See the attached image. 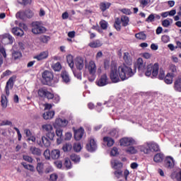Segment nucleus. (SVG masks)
<instances>
[{"label":"nucleus","mask_w":181,"mask_h":181,"mask_svg":"<svg viewBox=\"0 0 181 181\" xmlns=\"http://www.w3.org/2000/svg\"><path fill=\"white\" fill-rule=\"evenodd\" d=\"M11 26L12 28L11 32L13 35H15L16 36H23V35L25 33L23 32V30H22L18 27H13V23H11Z\"/></svg>","instance_id":"obj_17"},{"label":"nucleus","mask_w":181,"mask_h":181,"mask_svg":"<svg viewBox=\"0 0 181 181\" xmlns=\"http://www.w3.org/2000/svg\"><path fill=\"white\" fill-rule=\"evenodd\" d=\"M52 67L54 71H60V70H62V64H60V62H57L53 64Z\"/></svg>","instance_id":"obj_43"},{"label":"nucleus","mask_w":181,"mask_h":181,"mask_svg":"<svg viewBox=\"0 0 181 181\" xmlns=\"http://www.w3.org/2000/svg\"><path fill=\"white\" fill-rule=\"evenodd\" d=\"M89 46L90 47L93 48L101 47V46H103V42L100 40H96L92 42H90Z\"/></svg>","instance_id":"obj_31"},{"label":"nucleus","mask_w":181,"mask_h":181,"mask_svg":"<svg viewBox=\"0 0 181 181\" xmlns=\"http://www.w3.org/2000/svg\"><path fill=\"white\" fill-rule=\"evenodd\" d=\"M42 128L43 131L48 132L47 134V138H49V139L52 141L53 138H54V132H53V126H52V124H43L42 126Z\"/></svg>","instance_id":"obj_6"},{"label":"nucleus","mask_w":181,"mask_h":181,"mask_svg":"<svg viewBox=\"0 0 181 181\" xmlns=\"http://www.w3.org/2000/svg\"><path fill=\"white\" fill-rule=\"evenodd\" d=\"M153 21H155V16H153V13H151L146 18V22H148V23H149L151 22H153Z\"/></svg>","instance_id":"obj_60"},{"label":"nucleus","mask_w":181,"mask_h":181,"mask_svg":"<svg viewBox=\"0 0 181 181\" xmlns=\"http://www.w3.org/2000/svg\"><path fill=\"white\" fill-rule=\"evenodd\" d=\"M68 124H69V121H67V119L58 118L55 120L54 127V128H57V127H67Z\"/></svg>","instance_id":"obj_14"},{"label":"nucleus","mask_w":181,"mask_h":181,"mask_svg":"<svg viewBox=\"0 0 181 181\" xmlns=\"http://www.w3.org/2000/svg\"><path fill=\"white\" fill-rule=\"evenodd\" d=\"M159 74V64H150L147 65L145 76L146 77H151V78H156L158 77V74Z\"/></svg>","instance_id":"obj_2"},{"label":"nucleus","mask_w":181,"mask_h":181,"mask_svg":"<svg viewBox=\"0 0 181 181\" xmlns=\"http://www.w3.org/2000/svg\"><path fill=\"white\" fill-rule=\"evenodd\" d=\"M121 146H129V145H136V141L132 138L124 137L120 139Z\"/></svg>","instance_id":"obj_8"},{"label":"nucleus","mask_w":181,"mask_h":181,"mask_svg":"<svg viewBox=\"0 0 181 181\" xmlns=\"http://www.w3.org/2000/svg\"><path fill=\"white\" fill-rule=\"evenodd\" d=\"M173 77H175V75L171 73L167 74L164 79L165 83H166V84H172L173 83Z\"/></svg>","instance_id":"obj_29"},{"label":"nucleus","mask_w":181,"mask_h":181,"mask_svg":"<svg viewBox=\"0 0 181 181\" xmlns=\"http://www.w3.org/2000/svg\"><path fill=\"white\" fill-rule=\"evenodd\" d=\"M13 78H15V77H11L6 83L5 93L7 97H9V90H12V88H13Z\"/></svg>","instance_id":"obj_13"},{"label":"nucleus","mask_w":181,"mask_h":181,"mask_svg":"<svg viewBox=\"0 0 181 181\" xmlns=\"http://www.w3.org/2000/svg\"><path fill=\"white\" fill-rule=\"evenodd\" d=\"M129 23V18H128V16H123L121 17V18H116L115 19L114 26L116 30L119 31L121 30V23L122 26H128Z\"/></svg>","instance_id":"obj_3"},{"label":"nucleus","mask_w":181,"mask_h":181,"mask_svg":"<svg viewBox=\"0 0 181 181\" xmlns=\"http://www.w3.org/2000/svg\"><path fill=\"white\" fill-rule=\"evenodd\" d=\"M42 77L43 80L46 82V84L49 86L53 81L54 75L53 73L50 71H45L42 74Z\"/></svg>","instance_id":"obj_7"},{"label":"nucleus","mask_w":181,"mask_h":181,"mask_svg":"<svg viewBox=\"0 0 181 181\" xmlns=\"http://www.w3.org/2000/svg\"><path fill=\"white\" fill-rule=\"evenodd\" d=\"M135 37L139 40H145V39H146V35L144 33H139L135 35Z\"/></svg>","instance_id":"obj_48"},{"label":"nucleus","mask_w":181,"mask_h":181,"mask_svg":"<svg viewBox=\"0 0 181 181\" xmlns=\"http://www.w3.org/2000/svg\"><path fill=\"white\" fill-rule=\"evenodd\" d=\"M32 32L34 35H42L46 32V28L42 25V23L39 21L33 22L31 24Z\"/></svg>","instance_id":"obj_4"},{"label":"nucleus","mask_w":181,"mask_h":181,"mask_svg":"<svg viewBox=\"0 0 181 181\" xmlns=\"http://www.w3.org/2000/svg\"><path fill=\"white\" fill-rule=\"evenodd\" d=\"M23 159L29 163H32V162H33V158L29 156L24 155L23 156Z\"/></svg>","instance_id":"obj_58"},{"label":"nucleus","mask_w":181,"mask_h":181,"mask_svg":"<svg viewBox=\"0 0 181 181\" xmlns=\"http://www.w3.org/2000/svg\"><path fill=\"white\" fill-rule=\"evenodd\" d=\"M74 64H75L77 69L76 70L81 71L83 69H84V61L81 59V57H77L75 59Z\"/></svg>","instance_id":"obj_16"},{"label":"nucleus","mask_w":181,"mask_h":181,"mask_svg":"<svg viewBox=\"0 0 181 181\" xmlns=\"http://www.w3.org/2000/svg\"><path fill=\"white\" fill-rule=\"evenodd\" d=\"M44 119H52L54 117V111H48L42 115Z\"/></svg>","instance_id":"obj_33"},{"label":"nucleus","mask_w":181,"mask_h":181,"mask_svg":"<svg viewBox=\"0 0 181 181\" xmlns=\"http://www.w3.org/2000/svg\"><path fill=\"white\" fill-rule=\"evenodd\" d=\"M13 52H12V57L15 60L18 59H21L22 57V53L18 50V45H13Z\"/></svg>","instance_id":"obj_18"},{"label":"nucleus","mask_w":181,"mask_h":181,"mask_svg":"<svg viewBox=\"0 0 181 181\" xmlns=\"http://www.w3.org/2000/svg\"><path fill=\"white\" fill-rule=\"evenodd\" d=\"M49 57V52L47 51L42 52L39 54L34 57V59L40 62L42 60H45V59H47Z\"/></svg>","instance_id":"obj_20"},{"label":"nucleus","mask_w":181,"mask_h":181,"mask_svg":"<svg viewBox=\"0 0 181 181\" xmlns=\"http://www.w3.org/2000/svg\"><path fill=\"white\" fill-rule=\"evenodd\" d=\"M134 74V73L132 71L131 66H127L125 64L119 65L118 67L115 64H111L110 80H112V83H119L120 81L119 78H121L122 81L128 80Z\"/></svg>","instance_id":"obj_1"},{"label":"nucleus","mask_w":181,"mask_h":181,"mask_svg":"<svg viewBox=\"0 0 181 181\" xmlns=\"http://www.w3.org/2000/svg\"><path fill=\"white\" fill-rule=\"evenodd\" d=\"M71 160L74 163H78L80 162V156H77V154H72L71 155Z\"/></svg>","instance_id":"obj_46"},{"label":"nucleus","mask_w":181,"mask_h":181,"mask_svg":"<svg viewBox=\"0 0 181 181\" xmlns=\"http://www.w3.org/2000/svg\"><path fill=\"white\" fill-rule=\"evenodd\" d=\"M33 15L35 13L30 9L25 10V11H19L16 14V18H23L25 16L26 18H33Z\"/></svg>","instance_id":"obj_9"},{"label":"nucleus","mask_w":181,"mask_h":181,"mask_svg":"<svg viewBox=\"0 0 181 181\" xmlns=\"http://www.w3.org/2000/svg\"><path fill=\"white\" fill-rule=\"evenodd\" d=\"M37 144L40 145V146H45L46 148H49L50 146V140L47 139V137L43 136L41 139L37 138Z\"/></svg>","instance_id":"obj_10"},{"label":"nucleus","mask_w":181,"mask_h":181,"mask_svg":"<svg viewBox=\"0 0 181 181\" xmlns=\"http://www.w3.org/2000/svg\"><path fill=\"white\" fill-rule=\"evenodd\" d=\"M83 135H84V129L81 127L79 129L75 131L74 138L76 141H80L83 138Z\"/></svg>","instance_id":"obj_22"},{"label":"nucleus","mask_w":181,"mask_h":181,"mask_svg":"<svg viewBox=\"0 0 181 181\" xmlns=\"http://www.w3.org/2000/svg\"><path fill=\"white\" fill-rule=\"evenodd\" d=\"M110 155L111 156H117L118 155V148L114 147L110 152Z\"/></svg>","instance_id":"obj_61"},{"label":"nucleus","mask_w":181,"mask_h":181,"mask_svg":"<svg viewBox=\"0 0 181 181\" xmlns=\"http://www.w3.org/2000/svg\"><path fill=\"white\" fill-rule=\"evenodd\" d=\"M161 40L163 43H168L170 40V38L168 35H163Z\"/></svg>","instance_id":"obj_62"},{"label":"nucleus","mask_w":181,"mask_h":181,"mask_svg":"<svg viewBox=\"0 0 181 181\" xmlns=\"http://www.w3.org/2000/svg\"><path fill=\"white\" fill-rule=\"evenodd\" d=\"M165 168H168V169H172L175 166V160H173V158L168 156L165 158Z\"/></svg>","instance_id":"obj_21"},{"label":"nucleus","mask_w":181,"mask_h":181,"mask_svg":"<svg viewBox=\"0 0 181 181\" xmlns=\"http://www.w3.org/2000/svg\"><path fill=\"white\" fill-rule=\"evenodd\" d=\"M169 71L171 74H173L174 77L177 74V66L173 64H170L169 66Z\"/></svg>","instance_id":"obj_35"},{"label":"nucleus","mask_w":181,"mask_h":181,"mask_svg":"<svg viewBox=\"0 0 181 181\" xmlns=\"http://www.w3.org/2000/svg\"><path fill=\"white\" fill-rule=\"evenodd\" d=\"M44 156L45 159H47L48 160H50V158H52V152H50V150L47 149L44 151Z\"/></svg>","instance_id":"obj_52"},{"label":"nucleus","mask_w":181,"mask_h":181,"mask_svg":"<svg viewBox=\"0 0 181 181\" xmlns=\"http://www.w3.org/2000/svg\"><path fill=\"white\" fill-rule=\"evenodd\" d=\"M171 177L173 179H177V180H181V170L176 174V173H173L172 175H171Z\"/></svg>","instance_id":"obj_51"},{"label":"nucleus","mask_w":181,"mask_h":181,"mask_svg":"<svg viewBox=\"0 0 181 181\" xmlns=\"http://www.w3.org/2000/svg\"><path fill=\"white\" fill-rule=\"evenodd\" d=\"M86 148L89 152H94L97 149V142L93 137L89 139V143L86 145Z\"/></svg>","instance_id":"obj_12"},{"label":"nucleus","mask_w":181,"mask_h":181,"mask_svg":"<svg viewBox=\"0 0 181 181\" xmlns=\"http://www.w3.org/2000/svg\"><path fill=\"white\" fill-rule=\"evenodd\" d=\"M22 165L25 169H27L28 170H30V172L35 171V167L32 165L26 164V163H22Z\"/></svg>","instance_id":"obj_47"},{"label":"nucleus","mask_w":181,"mask_h":181,"mask_svg":"<svg viewBox=\"0 0 181 181\" xmlns=\"http://www.w3.org/2000/svg\"><path fill=\"white\" fill-rule=\"evenodd\" d=\"M174 88L176 91L181 93V78L177 79L175 82Z\"/></svg>","instance_id":"obj_40"},{"label":"nucleus","mask_w":181,"mask_h":181,"mask_svg":"<svg viewBox=\"0 0 181 181\" xmlns=\"http://www.w3.org/2000/svg\"><path fill=\"white\" fill-rule=\"evenodd\" d=\"M72 148H73V146L71 145V144L66 143L63 146L62 150L64 151V152H70Z\"/></svg>","instance_id":"obj_42"},{"label":"nucleus","mask_w":181,"mask_h":181,"mask_svg":"<svg viewBox=\"0 0 181 181\" xmlns=\"http://www.w3.org/2000/svg\"><path fill=\"white\" fill-rule=\"evenodd\" d=\"M13 40H15V39L12 35L10 34H6L2 39V42L4 43V45H12L13 43Z\"/></svg>","instance_id":"obj_19"},{"label":"nucleus","mask_w":181,"mask_h":181,"mask_svg":"<svg viewBox=\"0 0 181 181\" xmlns=\"http://www.w3.org/2000/svg\"><path fill=\"white\" fill-rule=\"evenodd\" d=\"M97 84L99 86V87H104V86H107V84H108V77L107 75L103 74L101 76L99 80L97 81Z\"/></svg>","instance_id":"obj_15"},{"label":"nucleus","mask_w":181,"mask_h":181,"mask_svg":"<svg viewBox=\"0 0 181 181\" xmlns=\"http://www.w3.org/2000/svg\"><path fill=\"white\" fill-rule=\"evenodd\" d=\"M72 71L74 73V77H76V78H77L78 80H81L82 76H81V71L78 70V69H72Z\"/></svg>","instance_id":"obj_41"},{"label":"nucleus","mask_w":181,"mask_h":181,"mask_svg":"<svg viewBox=\"0 0 181 181\" xmlns=\"http://www.w3.org/2000/svg\"><path fill=\"white\" fill-rule=\"evenodd\" d=\"M30 152L36 156H40V155H42V151H40L39 148H36L35 146H31L30 148Z\"/></svg>","instance_id":"obj_30"},{"label":"nucleus","mask_w":181,"mask_h":181,"mask_svg":"<svg viewBox=\"0 0 181 181\" xmlns=\"http://www.w3.org/2000/svg\"><path fill=\"white\" fill-rule=\"evenodd\" d=\"M40 42L42 43H47L50 40V37L46 36V35H42L40 37Z\"/></svg>","instance_id":"obj_54"},{"label":"nucleus","mask_w":181,"mask_h":181,"mask_svg":"<svg viewBox=\"0 0 181 181\" xmlns=\"http://www.w3.org/2000/svg\"><path fill=\"white\" fill-rule=\"evenodd\" d=\"M36 169L39 173H43V163H37Z\"/></svg>","instance_id":"obj_57"},{"label":"nucleus","mask_w":181,"mask_h":181,"mask_svg":"<svg viewBox=\"0 0 181 181\" xmlns=\"http://www.w3.org/2000/svg\"><path fill=\"white\" fill-rule=\"evenodd\" d=\"M56 135L58 138H62V136H63V129L57 128L56 130Z\"/></svg>","instance_id":"obj_59"},{"label":"nucleus","mask_w":181,"mask_h":181,"mask_svg":"<svg viewBox=\"0 0 181 181\" xmlns=\"http://www.w3.org/2000/svg\"><path fill=\"white\" fill-rule=\"evenodd\" d=\"M136 64L139 70L144 69L145 67V64H144V59L142 58H139L136 61Z\"/></svg>","instance_id":"obj_44"},{"label":"nucleus","mask_w":181,"mask_h":181,"mask_svg":"<svg viewBox=\"0 0 181 181\" xmlns=\"http://www.w3.org/2000/svg\"><path fill=\"white\" fill-rule=\"evenodd\" d=\"M111 166L113 169L119 170L121 169V168H122V163H121L119 160L112 159L111 160Z\"/></svg>","instance_id":"obj_23"},{"label":"nucleus","mask_w":181,"mask_h":181,"mask_svg":"<svg viewBox=\"0 0 181 181\" xmlns=\"http://www.w3.org/2000/svg\"><path fill=\"white\" fill-rule=\"evenodd\" d=\"M123 60L126 64H132V58H131V54L128 52L124 53Z\"/></svg>","instance_id":"obj_25"},{"label":"nucleus","mask_w":181,"mask_h":181,"mask_svg":"<svg viewBox=\"0 0 181 181\" xmlns=\"http://www.w3.org/2000/svg\"><path fill=\"white\" fill-rule=\"evenodd\" d=\"M149 148L151 150V152L153 151L154 152H158L159 151V145L156 143H149Z\"/></svg>","instance_id":"obj_39"},{"label":"nucleus","mask_w":181,"mask_h":181,"mask_svg":"<svg viewBox=\"0 0 181 181\" xmlns=\"http://www.w3.org/2000/svg\"><path fill=\"white\" fill-rule=\"evenodd\" d=\"M4 59H6V51L5 48L0 47V66L4 64Z\"/></svg>","instance_id":"obj_24"},{"label":"nucleus","mask_w":181,"mask_h":181,"mask_svg":"<svg viewBox=\"0 0 181 181\" xmlns=\"http://www.w3.org/2000/svg\"><path fill=\"white\" fill-rule=\"evenodd\" d=\"M38 95L40 97H45L46 96V93H47V90L46 89L44 88H40L38 90Z\"/></svg>","instance_id":"obj_53"},{"label":"nucleus","mask_w":181,"mask_h":181,"mask_svg":"<svg viewBox=\"0 0 181 181\" xmlns=\"http://www.w3.org/2000/svg\"><path fill=\"white\" fill-rule=\"evenodd\" d=\"M1 107L2 108H6L8 107V98L5 95H1Z\"/></svg>","instance_id":"obj_36"},{"label":"nucleus","mask_w":181,"mask_h":181,"mask_svg":"<svg viewBox=\"0 0 181 181\" xmlns=\"http://www.w3.org/2000/svg\"><path fill=\"white\" fill-rule=\"evenodd\" d=\"M64 166H65L66 169H71V161H70V159L67 158L64 159Z\"/></svg>","instance_id":"obj_49"},{"label":"nucleus","mask_w":181,"mask_h":181,"mask_svg":"<svg viewBox=\"0 0 181 181\" xmlns=\"http://www.w3.org/2000/svg\"><path fill=\"white\" fill-rule=\"evenodd\" d=\"M82 148H83V146H81V144L75 143L74 144V149L75 152H80V151H81Z\"/></svg>","instance_id":"obj_50"},{"label":"nucleus","mask_w":181,"mask_h":181,"mask_svg":"<svg viewBox=\"0 0 181 181\" xmlns=\"http://www.w3.org/2000/svg\"><path fill=\"white\" fill-rule=\"evenodd\" d=\"M66 62H67L69 67L71 69V70H73V69L74 67V60L71 54L66 56Z\"/></svg>","instance_id":"obj_34"},{"label":"nucleus","mask_w":181,"mask_h":181,"mask_svg":"<svg viewBox=\"0 0 181 181\" xmlns=\"http://www.w3.org/2000/svg\"><path fill=\"white\" fill-rule=\"evenodd\" d=\"M111 6V3L103 1L100 4V9L102 12H105Z\"/></svg>","instance_id":"obj_28"},{"label":"nucleus","mask_w":181,"mask_h":181,"mask_svg":"<svg viewBox=\"0 0 181 181\" xmlns=\"http://www.w3.org/2000/svg\"><path fill=\"white\" fill-rule=\"evenodd\" d=\"M115 175L117 179H124L122 176V171L121 170H117L115 172Z\"/></svg>","instance_id":"obj_56"},{"label":"nucleus","mask_w":181,"mask_h":181,"mask_svg":"<svg viewBox=\"0 0 181 181\" xmlns=\"http://www.w3.org/2000/svg\"><path fill=\"white\" fill-rule=\"evenodd\" d=\"M100 28H102V29H103L104 30H105V29L108 28V23L104 20H102L100 22Z\"/></svg>","instance_id":"obj_55"},{"label":"nucleus","mask_w":181,"mask_h":181,"mask_svg":"<svg viewBox=\"0 0 181 181\" xmlns=\"http://www.w3.org/2000/svg\"><path fill=\"white\" fill-rule=\"evenodd\" d=\"M52 159H59L60 158V150L54 149L51 151Z\"/></svg>","instance_id":"obj_32"},{"label":"nucleus","mask_w":181,"mask_h":181,"mask_svg":"<svg viewBox=\"0 0 181 181\" xmlns=\"http://www.w3.org/2000/svg\"><path fill=\"white\" fill-rule=\"evenodd\" d=\"M61 76L63 83H65L66 84H67V83H70V76H69V73H67V71H62L61 74Z\"/></svg>","instance_id":"obj_26"},{"label":"nucleus","mask_w":181,"mask_h":181,"mask_svg":"<svg viewBox=\"0 0 181 181\" xmlns=\"http://www.w3.org/2000/svg\"><path fill=\"white\" fill-rule=\"evenodd\" d=\"M138 148L134 146H130L127 149V152L132 154L138 153Z\"/></svg>","instance_id":"obj_45"},{"label":"nucleus","mask_w":181,"mask_h":181,"mask_svg":"<svg viewBox=\"0 0 181 181\" xmlns=\"http://www.w3.org/2000/svg\"><path fill=\"white\" fill-rule=\"evenodd\" d=\"M103 142L107 144V146H112V145H114V139H111L110 137L105 136L103 138Z\"/></svg>","instance_id":"obj_38"},{"label":"nucleus","mask_w":181,"mask_h":181,"mask_svg":"<svg viewBox=\"0 0 181 181\" xmlns=\"http://www.w3.org/2000/svg\"><path fill=\"white\" fill-rule=\"evenodd\" d=\"M59 177L57 176V174H56V173H53V174H52L51 175H50V180H52V181H56V180H57V178H58Z\"/></svg>","instance_id":"obj_64"},{"label":"nucleus","mask_w":181,"mask_h":181,"mask_svg":"<svg viewBox=\"0 0 181 181\" xmlns=\"http://www.w3.org/2000/svg\"><path fill=\"white\" fill-rule=\"evenodd\" d=\"M45 97L48 100H53V97H54V95L49 91L47 90V93L45 94Z\"/></svg>","instance_id":"obj_63"},{"label":"nucleus","mask_w":181,"mask_h":181,"mask_svg":"<svg viewBox=\"0 0 181 181\" xmlns=\"http://www.w3.org/2000/svg\"><path fill=\"white\" fill-rule=\"evenodd\" d=\"M86 68L88 69L89 74L92 75V78H89V81H94L95 80V71H97L95 62L90 61L88 65H86Z\"/></svg>","instance_id":"obj_5"},{"label":"nucleus","mask_w":181,"mask_h":181,"mask_svg":"<svg viewBox=\"0 0 181 181\" xmlns=\"http://www.w3.org/2000/svg\"><path fill=\"white\" fill-rule=\"evenodd\" d=\"M172 23H173L172 18L165 19L162 21V26H163V28H169L170 25H172Z\"/></svg>","instance_id":"obj_37"},{"label":"nucleus","mask_w":181,"mask_h":181,"mask_svg":"<svg viewBox=\"0 0 181 181\" xmlns=\"http://www.w3.org/2000/svg\"><path fill=\"white\" fill-rule=\"evenodd\" d=\"M163 159H165V156L162 153H157L153 157V161L156 163H160V162H163Z\"/></svg>","instance_id":"obj_27"},{"label":"nucleus","mask_w":181,"mask_h":181,"mask_svg":"<svg viewBox=\"0 0 181 181\" xmlns=\"http://www.w3.org/2000/svg\"><path fill=\"white\" fill-rule=\"evenodd\" d=\"M136 148L139 152H142L146 155H149V153H151V149L149 147V143H145L143 145L137 146Z\"/></svg>","instance_id":"obj_11"}]
</instances>
